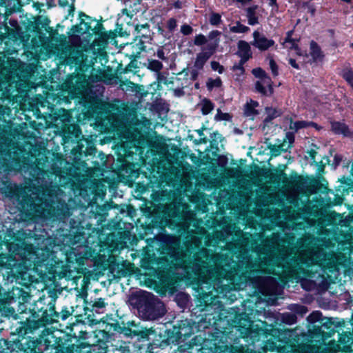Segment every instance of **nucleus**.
Wrapping results in <instances>:
<instances>
[{"label": "nucleus", "mask_w": 353, "mask_h": 353, "mask_svg": "<svg viewBox=\"0 0 353 353\" xmlns=\"http://www.w3.org/2000/svg\"><path fill=\"white\" fill-rule=\"evenodd\" d=\"M157 240L161 256H166L175 262L187 274L201 278L208 272V261L210 256L208 250L201 249L192 253L190 249L182 247L179 236L173 234H161L157 236Z\"/></svg>", "instance_id": "nucleus-1"}, {"label": "nucleus", "mask_w": 353, "mask_h": 353, "mask_svg": "<svg viewBox=\"0 0 353 353\" xmlns=\"http://www.w3.org/2000/svg\"><path fill=\"white\" fill-rule=\"evenodd\" d=\"M248 334L241 335L248 342L254 343L259 341L261 334L267 340L262 347V352L267 353L272 352L276 353H288L294 346L296 341L294 331L291 329H279L272 327L270 329L254 328L253 324L249 327Z\"/></svg>", "instance_id": "nucleus-2"}, {"label": "nucleus", "mask_w": 353, "mask_h": 353, "mask_svg": "<svg viewBox=\"0 0 353 353\" xmlns=\"http://www.w3.org/2000/svg\"><path fill=\"white\" fill-rule=\"evenodd\" d=\"M76 320L75 322L71 323L67 329L69 330L68 332L61 330L48 331L46 330L42 331L39 341H33L32 343L34 347V353H52V350L57 352L59 349L63 348L64 346L68 345L70 343H78L82 334L85 332L82 330L78 331V334L75 331L79 326L84 325L82 314H74Z\"/></svg>", "instance_id": "nucleus-3"}, {"label": "nucleus", "mask_w": 353, "mask_h": 353, "mask_svg": "<svg viewBox=\"0 0 353 353\" xmlns=\"http://www.w3.org/2000/svg\"><path fill=\"white\" fill-rule=\"evenodd\" d=\"M91 90L88 87V76L85 73H77L68 79L63 85L62 89L57 93H48L46 101L52 100L57 104L71 103L72 99H78Z\"/></svg>", "instance_id": "nucleus-4"}, {"label": "nucleus", "mask_w": 353, "mask_h": 353, "mask_svg": "<svg viewBox=\"0 0 353 353\" xmlns=\"http://www.w3.org/2000/svg\"><path fill=\"white\" fill-rule=\"evenodd\" d=\"M32 187V185L30 186L28 190H26L25 188L16 184H8L2 192L7 197L17 200L21 215L26 218L30 217L33 212H37L43 202L42 196H39Z\"/></svg>", "instance_id": "nucleus-5"}, {"label": "nucleus", "mask_w": 353, "mask_h": 353, "mask_svg": "<svg viewBox=\"0 0 353 353\" xmlns=\"http://www.w3.org/2000/svg\"><path fill=\"white\" fill-rule=\"evenodd\" d=\"M159 259L161 265L157 267L155 274L153 275L156 279L154 289L159 294L164 295L167 292H174L175 291L181 281V278L176 270L181 268L175 265V262L170 261L166 256H161Z\"/></svg>", "instance_id": "nucleus-6"}, {"label": "nucleus", "mask_w": 353, "mask_h": 353, "mask_svg": "<svg viewBox=\"0 0 353 353\" xmlns=\"http://www.w3.org/2000/svg\"><path fill=\"white\" fill-rule=\"evenodd\" d=\"M133 305L144 320H156L165 315V305L152 293L143 291L132 298Z\"/></svg>", "instance_id": "nucleus-7"}, {"label": "nucleus", "mask_w": 353, "mask_h": 353, "mask_svg": "<svg viewBox=\"0 0 353 353\" xmlns=\"http://www.w3.org/2000/svg\"><path fill=\"white\" fill-rule=\"evenodd\" d=\"M32 178L37 185H32V188L39 194L43 195V191L50 186L57 184L63 176L61 168L56 164H52L49 168L45 169L36 165L32 168Z\"/></svg>", "instance_id": "nucleus-8"}, {"label": "nucleus", "mask_w": 353, "mask_h": 353, "mask_svg": "<svg viewBox=\"0 0 353 353\" xmlns=\"http://www.w3.org/2000/svg\"><path fill=\"white\" fill-rule=\"evenodd\" d=\"M345 325L344 320L336 321L332 318H324L320 325H313L312 329L308 330V336L311 341L323 344Z\"/></svg>", "instance_id": "nucleus-9"}, {"label": "nucleus", "mask_w": 353, "mask_h": 353, "mask_svg": "<svg viewBox=\"0 0 353 353\" xmlns=\"http://www.w3.org/2000/svg\"><path fill=\"white\" fill-rule=\"evenodd\" d=\"M32 317L27 318L24 321L19 322V325L16 328V334L19 341L22 343L28 341H39L41 334L34 335L39 328L45 327V323H48V319H40V317H34L33 311ZM48 322L50 321L48 320Z\"/></svg>", "instance_id": "nucleus-10"}, {"label": "nucleus", "mask_w": 353, "mask_h": 353, "mask_svg": "<svg viewBox=\"0 0 353 353\" xmlns=\"http://www.w3.org/2000/svg\"><path fill=\"white\" fill-rule=\"evenodd\" d=\"M195 323L191 319H182L178 321L171 329L165 332L166 342L168 344H180L189 339L194 332Z\"/></svg>", "instance_id": "nucleus-11"}, {"label": "nucleus", "mask_w": 353, "mask_h": 353, "mask_svg": "<svg viewBox=\"0 0 353 353\" xmlns=\"http://www.w3.org/2000/svg\"><path fill=\"white\" fill-rule=\"evenodd\" d=\"M292 254L294 255L291 257L284 254L278 256L276 265L281 267V263H283V268L299 270L303 266L310 267L314 262V258L310 252H303Z\"/></svg>", "instance_id": "nucleus-12"}, {"label": "nucleus", "mask_w": 353, "mask_h": 353, "mask_svg": "<svg viewBox=\"0 0 353 353\" xmlns=\"http://www.w3.org/2000/svg\"><path fill=\"white\" fill-rule=\"evenodd\" d=\"M85 111V118L91 119L101 114L105 109V103L92 91L77 99Z\"/></svg>", "instance_id": "nucleus-13"}, {"label": "nucleus", "mask_w": 353, "mask_h": 353, "mask_svg": "<svg viewBox=\"0 0 353 353\" xmlns=\"http://www.w3.org/2000/svg\"><path fill=\"white\" fill-rule=\"evenodd\" d=\"M221 32L214 30L209 32L208 38L210 42L207 45L205 51L196 54L194 66L197 70H202L207 61L216 52L220 43Z\"/></svg>", "instance_id": "nucleus-14"}, {"label": "nucleus", "mask_w": 353, "mask_h": 353, "mask_svg": "<svg viewBox=\"0 0 353 353\" xmlns=\"http://www.w3.org/2000/svg\"><path fill=\"white\" fill-rule=\"evenodd\" d=\"M293 173L294 175L292 174L290 178H288L283 170L275 169L274 171L270 172L267 177L274 184L279 185L282 183L286 186L303 187L306 183V179L302 175L297 174L295 172H293Z\"/></svg>", "instance_id": "nucleus-15"}, {"label": "nucleus", "mask_w": 353, "mask_h": 353, "mask_svg": "<svg viewBox=\"0 0 353 353\" xmlns=\"http://www.w3.org/2000/svg\"><path fill=\"white\" fill-rule=\"evenodd\" d=\"M252 74L261 80L254 83L255 91L262 96L271 97L274 92V82L266 72L260 67L252 69Z\"/></svg>", "instance_id": "nucleus-16"}, {"label": "nucleus", "mask_w": 353, "mask_h": 353, "mask_svg": "<svg viewBox=\"0 0 353 353\" xmlns=\"http://www.w3.org/2000/svg\"><path fill=\"white\" fill-rule=\"evenodd\" d=\"M33 341H28L21 343L17 339L16 341L0 339V353H34Z\"/></svg>", "instance_id": "nucleus-17"}, {"label": "nucleus", "mask_w": 353, "mask_h": 353, "mask_svg": "<svg viewBox=\"0 0 353 353\" xmlns=\"http://www.w3.org/2000/svg\"><path fill=\"white\" fill-rule=\"evenodd\" d=\"M60 312H58L55 310V305L54 304H49L46 307V309L43 307H41L40 309L37 308V311L33 309V316L34 317H40V319H48L50 321V322L45 323V327L47 325H50L54 323L59 322V319H61Z\"/></svg>", "instance_id": "nucleus-18"}, {"label": "nucleus", "mask_w": 353, "mask_h": 353, "mask_svg": "<svg viewBox=\"0 0 353 353\" xmlns=\"http://www.w3.org/2000/svg\"><path fill=\"white\" fill-rule=\"evenodd\" d=\"M135 30L137 32L136 38H139L136 46L139 51L145 50V43H149L152 40L150 26L148 23L141 25H136Z\"/></svg>", "instance_id": "nucleus-19"}, {"label": "nucleus", "mask_w": 353, "mask_h": 353, "mask_svg": "<svg viewBox=\"0 0 353 353\" xmlns=\"http://www.w3.org/2000/svg\"><path fill=\"white\" fill-rule=\"evenodd\" d=\"M201 353H244L242 347L228 344L221 340H220L219 343L214 342L213 347L208 349V352L205 351L204 346L201 347Z\"/></svg>", "instance_id": "nucleus-20"}, {"label": "nucleus", "mask_w": 353, "mask_h": 353, "mask_svg": "<svg viewBox=\"0 0 353 353\" xmlns=\"http://www.w3.org/2000/svg\"><path fill=\"white\" fill-rule=\"evenodd\" d=\"M48 103V107L50 108L52 114V119L54 121H60L61 123L63 124L69 123L72 120V113L70 110H65L64 108H60L58 110H54V106L55 105H57V103H52V100H50L49 102L46 101V97L43 100V102H41V106H45L46 105L44 103Z\"/></svg>", "instance_id": "nucleus-21"}, {"label": "nucleus", "mask_w": 353, "mask_h": 353, "mask_svg": "<svg viewBox=\"0 0 353 353\" xmlns=\"http://www.w3.org/2000/svg\"><path fill=\"white\" fill-rule=\"evenodd\" d=\"M233 323L234 327L237 328V331L239 332V336L241 337V335L248 334L249 327L253 324V321L248 314L245 312H241L234 316Z\"/></svg>", "instance_id": "nucleus-22"}, {"label": "nucleus", "mask_w": 353, "mask_h": 353, "mask_svg": "<svg viewBox=\"0 0 353 353\" xmlns=\"http://www.w3.org/2000/svg\"><path fill=\"white\" fill-rule=\"evenodd\" d=\"M33 21L28 19L26 30L35 34H39L42 28H46L50 20L48 17L41 16L32 17Z\"/></svg>", "instance_id": "nucleus-23"}, {"label": "nucleus", "mask_w": 353, "mask_h": 353, "mask_svg": "<svg viewBox=\"0 0 353 353\" xmlns=\"http://www.w3.org/2000/svg\"><path fill=\"white\" fill-rule=\"evenodd\" d=\"M253 37L254 41L252 44L261 51H265L275 44L273 39L266 38L258 31L253 32Z\"/></svg>", "instance_id": "nucleus-24"}, {"label": "nucleus", "mask_w": 353, "mask_h": 353, "mask_svg": "<svg viewBox=\"0 0 353 353\" xmlns=\"http://www.w3.org/2000/svg\"><path fill=\"white\" fill-rule=\"evenodd\" d=\"M161 258V256H156L154 254L145 256L141 259V267L143 270L148 271L153 276L155 274V270L161 265L159 259Z\"/></svg>", "instance_id": "nucleus-25"}, {"label": "nucleus", "mask_w": 353, "mask_h": 353, "mask_svg": "<svg viewBox=\"0 0 353 353\" xmlns=\"http://www.w3.org/2000/svg\"><path fill=\"white\" fill-rule=\"evenodd\" d=\"M16 82L15 76L6 68L0 70V92L8 90Z\"/></svg>", "instance_id": "nucleus-26"}, {"label": "nucleus", "mask_w": 353, "mask_h": 353, "mask_svg": "<svg viewBox=\"0 0 353 353\" xmlns=\"http://www.w3.org/2000/svg\"><path fill=\"white\" fill-rule=\"evenodd\" d=\"M188 76H189V70L188 68L183 69L182 71L178 72L175 77H172L170 79H165L163 81V84L168 85H174L177 84H184L185 86H188Z\"/></svg>", "instance_id": "nucleus-27"}, {"label": "nucleus", "mask_w": 353, "mask_h": 353, "mask_svg": "<svg viewBox=\"0 0 353 353\" xmlns=\"http://www.w3.org/2000/svg\"><path fill=\"white\" fill-rule=\"evenodd\" d=\"M238 51L236 54L241 58V59L248 61L252 57V52L249 43L244 41L240 40L237 43Z\"/></svg>", "instance_id": "nucleus-28"}, {"label": "nucleus", "mask_w": 353, "mask_h": 353, "mask_svg": "<svg viewBox=\"0 0 353 353\" xmlns=\"http://www.w3.org/2000/svg\"><path fill=\"white\" fill-rule=\"evenodd\" d=\"M294 33V30H289L286 32V37L284 39L283 45L284 43H290L291 46L289 47V49L294 50L296 52V54L298 56H304L307 57L308 54L306 52L305 53H303L301 48L297 44V42L299 41V39H295L292 38V34Z\"/></svg>", "instance_id": "nucleus-29"}, {"label": "nucleus", "mask_w": 353, "mask_h": 353, "mask_svg": "<svg viewBox=\"0 0 353 353\" xmlns=\"http://www.w3.org/2000/svg\"><path fill=\"white\" fill-rule=\"evenodd\" d=\"M0 7L4 8L6 12L10 14L21 12L22 5L20 0H0Z\"/></svg>", "instance_id": "nucleus-30"}, {"label": "nucleus", "mask_w": 353, "mask_h": 353, "mask_svg": "<svg viewBox=\"0 0 353 353\" xmlns=\"http://www.w3.org/2000/svg\"><path fill=\"white\" fill-rule=\"evenodd\" d=\"M141 51H139V50L134 54L133 52V54L132 55L133 57V59L130 61V62L125 65L123 68H121V64L119 65L117 71L120 74H128L129 72H134V74H136L137 72V69L139 68L137 58L139 57V54Z\"/></svg>", "instance_id": "nucleus-31"}, {"label": "nucleus", "mask_w": 353, "mask_h": 353, "mask_svg": "<svg viewBox=\"0 0 353 353\" xmlns=\"http://www.w3.org/2000/svg\"><path fill=\"white\" fill-rule=\"evenodd\" d=\"M310 54L312 62L323 61L325 57L321 47L314 40H312L310 43Z\"/></svg>", "instance_id": "nucleus-32"}, {"label": "nucleus", "mask_w": 353, "mask_h": 353, "mask_svg": "<svg viewBox=\"0 0 353 353\" xmlns=\"http://www.w3.org/2000/svg\"><path fill=\"white\" fill-rule=\"evenodd\" d=\"M73 151L74 155L87 157L89 156H94L97 152V148L94 145H88L85 148L82 143H78V145Z\"/></svg>", "instance_id": "nucleus-33"}, {"label": "nucleus", "mask_w": 353, "mask_h": 353, "mask_svg": "<svg viewBox=\"0 0 353 353\" xmlns=\"http://www.w3.org/2000/svg\"><path fill=\"white\" fill-rule=\"evenodd\" d=\"M3 242L10 253L9 254H12L14 256V255L19 254L20 252L23 250V246L25 243V240L20 239V240H19V241L17 243H16V242H11V241H8V239H6Z\"/></svg>", "instance_id": "nucleus-34"}, {"label": "nucleus", "mask_w": 353, "mask_h": 353, "mask_svg": "<svg viewBox=\"0 0 353 353\" xmlns=\"http://www.w3.org/2000/svg\"><path fill=\"white\" fill-rule=\"evenodd\" d=\"M332 132L336 134H343L345 137L350 135L349 127L345 123L340 121H333L331 123Z\"/></svg>", "instance_id": "nucleus-35"}, {"label": "nucleus", "mask_w": 353, "mask_h": 353, "mask_svg": "<svg viewBox=\"0 0 353 353\" xmlns=\"http://www.w3.org/2000/svg\"><path fill=\"white\" fill-rule=\"evenodd\" d=\"M265 110L267 115L263 119V123L265 124L271 123L272 120L279 117H281L283 114L281 110L272 107H266Z\"/></svg>", "instance_id": "nucleus-36"}, {"label": "nucleus", "mask_w": 353, "mask_h": 353, "mask_svg": "<svg viewBox=\"0 0 353 353\" xmlns=\"http://www.w3.org/2000/svg\"><path fill=\"white\" fill-rule=\"evenodd\" d=\"M79 17L80 19V24L84 25L85 32L90 34V30L92 28L91 24L93 21H97V19L81 11L79 12Z\"/></svg>", "instance_id": "nucleus-37"}, {"label": "nucleus", "mask_w": 353, "mask_h": 353, "mask_svg": "<svg viewBox=\"0 0 353 353\" xmlns=\"http://www.w3.org/2000/svg\"><path fill=\"white\" fill-rule=\"evenodd\" d=\"M309 245L310 243L307 239L300 238L296 240V244L294 245V248H290V253H299L303 252H309V251L307 250Z\"/></svg>", "instance_id": "nucleus-38"}, {"label": "nucleus", "mask_w": 353, "mask_h": 353, "mask_svg": "<svg viewBox=\"0 0 353 353\" xmlns=\"http://www.w3.org/2000/svg\"><path fill=\"white\" fill-rule=\"evenodd\" d=\"M257 6H253L247 8V17L248 24L250 26H254L259 23V18L256 15V10Z\"/></svg>", "instance_id": "nucleus-39"}, {"label": "nucleus", "mask_w": 353, "mask_h": 353, "mask_svg": "<svg viewBox=\"0 0 353 353\" xmlns=\"http://www.w3.org/2000/svg\"><path fill=\"white\" fill-rule=\"evenodd\" d=\"M151 199L154 202L160 204L168 199V193L165 190L155 191L151 194Z\"/></svg>", "instance_id": "nucleus-40"}, {"label": "nucleus", "mask_w": 353, "mask_h": 353, "mask_svg": "<svg viewBox=\"0 0 353 353\" xmlns=\"http://www.w3.org/2000/svg\"><path fill=\"white\" fill-rule=\"evenodd\" d=\"M222 85L223 82L219 77H217L216 79L208 78L206 81V88L209 92L212 91L215 88H219Z\"/></svg>", "instance_id": "nucleus-41"}, {"label": "nucleus", "mask_w": 353, "mask_h": 353, "mask_svg": "<svg viewBox=\"0 0 353 353\" xmlns=\"http://www.w3.org/2000/svg\"><path fill=\"white\" fill-rule=\"evenodd\" d=\"M65 131L75 139H79L82 135L81 127L76 123L69 125Z\"/></svg>", "instance_id": "nucleus-42"}, {"label": "nucleus", "mask_w": 353, "mask_h": 353, "mask_svg": "<svg viewBox=\"0 0 353 353\" xmlns=\"http://www.w3.org/2000/svg\"><path fill=\"white\" fill-rule=\"evenodd\" d=\"M341 75L353 89V70L351 68H345L342 70Z\"/></svg>", "instance_id": "nucleus-43"}, {"label": "nucleus", "mask_w": 353, "mask_h": 353, "mask_svg": "<svg viewBox=\"0 0 353 353\" xmlns=\"http://www.w3.org/2000/svg\"><path fill=\"white\" fill-rule=\"evenodd\" d=\"M324 318L320 311H314L307 316V320L310 324L314 325V323H319V325H320Z\"/></svg>", "instance_id": "nucleus-44"}, {"label": "nucleus", "mask_w": 353, "mask_h": 353, "mask_svg": "<svg viewBox=\"0 0 353 353\" xmlns=\"http://www.w3.org/2000/svg\"><path fill=\"white\" fill-rule=\"evenodd\" d=\"M214 104L210 99L205 98L201 103V112L203 115L210 114L214 109Z\"/></svg>", "instance_id": "nucleus-45"}, {"label": "nucleus", "mask_w": 353, "mask_h": 353, "mask_svg": "<svg viewBox=\"0 0 353 353\" xmlns=\"http://www.w3.org/2000/svg\"><path fill=\"white\" fill-rule=\"evenodd\" d=\"M75 0H58V4L60 7L65 8L66 6H69L68 9V16H74L75 7H74Z\"/></svg>", "instance_id": "nucleus-46"}, {"label": "nucleus", "mask_w": 353, "mask_h": 353, "mask_svg": "<svg viewBox=\"0 0 353 353\" xmlns=\"http://www.w3.org/2000/svg\"><path fill=\"white\" fill-rule=\"evenodd\" d=\"M259 105L256 101H251V103H247L245 106V114L246 116L257 115L259 112L255 109Z\"/></svg>", "instance_id": "nucleus-47"}, {"label": "nucleus", "mask_w": 353, "mask_h": 353, "mask_svg": "<svg viewBox=\"0 0 353 353\" xmlns=\"http://www.w3.org/2000/svg\"><path fill=\"white\" fill-rule=\"evenodd\" d=\"M106 305V303H105V301H104V299L103 298H99L97 299V300H96L92 305V310H89V308L88 307V306H85L83 307V310H84V315H87V312L88 311H90V312H92L93 310H95L96 311L98 310V309H102L103 307H105Z\"/></svg>", "instance_id": "nucleus-48"}, {"label": "nucleus", "mask_w": 353, "mask_h": 353, "mask_svg": "<svg viewBox=\"0 0 353 353\" xmlns=\"http://www.w3.org/2000/svg\"><path fill=\"white\" fill-rule=\"evenodd\" d=\"M77 343L74 342L70 343L63 348L59 349L57 352H54V353H74L77 348L80 347L82 345V343L80 345Z\"/></svg>", "instance_id": "nucleus-49"}, {"label": "nucleus", "mask_w": 353, "mask_h": 353, "mask_svg": "<svg viewBox=\"0 0 353 353\" xmlns=\"http://www.w3.org/2000/svg\"><path fill=\"white\" fill-rule=\"evenodd\" d=\"M297 316L295 314L286 312L282 314L281 321L286 325H293L296 322Z\"/></svg>", "instance_id": "nucleus-50"}, {"label": "nucleus", "mask_w": 353, "mask_h": 353, "mask_svg": "<svg viewBox=\"0 0 353 353\" xmlns=\"http://www.w3.org/2000/svg\"><path fill=\"white\" fill-rule=\"evenodd\" d=\"M148 68L151 71L159 73L163 68V63L159 60L148 59Z\"/></svg>", "instance_id": "nucleus-51"}, {"label": "nucleus", "mask_w": 353, "mask_h": 353, "mask_svg": "<svg viewBox=\"0 0 353 353\" xmlns=\"http://www.w3.org/2000/svg\"><path fill=\"white\" fill-rule=\"evenodd\" d=\"M296 236L292 233L285 234V236L282 239V243L283 244L287 245L289 247V251L290 252V248H294V245L296 242Z\"/></svg>", "instance_id": "nucleus-52"}, {"label": "nucleus", "mask_w": 353, "mask_h": 353, "mask_svg": "<svg viewBox=\"0 0 353 353\" xmlns=\"http://www.w3.org/2000/svg\"><path fill=\"white\" fill-rule=\"evenodd\" d=\"M230 31L234 33H246L250 30V28L243 25L240 21L236 22V25L230 27Z\"/></svg>", "instance_id": "nucleus-53"}, {"label": "nucleus", "mask_w": 353, "mask_h": 353, "mask_svg": "<svg viewBox=\"0 0 353 353\" xmlns=\"http://www.w3.org/2000/svg\"><path fill=\"white\" fill-rule=\"evenodd\" d=\"M210 143L212 148H217L219 141H221L223 139L222 135L218 131L210 133Z\"/></svg>", "instance_id": "nucleus-54"}, {"label": "nucleus", "mask_w": 353, "mask_h": 353, "mask_svg": "<svg viewBox=\"0 0 353 353\" xmlns=\"http://www.w3.org/2000/svg\"><path fill=\"white\" fill-rule=\"evenodd\" d=\"M303 128H306V121H293L292 119H290V129L294 131V132H296L298 130L303 129Z\"/></svg>", "instance_id": "nucleus-55"}, {"label": "nucleus", "mask_w": 353, "mask_h": 353, "mask_svg": "<svg viewBox=\"0 0 353 353\" xmlns=\"http://www.w3.org/2000/svg\"><path fill=\"white\" fill-rule=\"evenodd\" d=\"M97 44L99 46H105L108 44V37L107 36V31L100 32L97 35Z\"/></svg>", "instance_id": "nucleus-56"}, {"label": "nucleus", "mask_w": 353, "mask_h": 353, "mask_svg": "<svg viewBox=\"0 0 353 353\" xmlns=\"http://www.w3.org/2000/svg\"><path fill=\"white\" fill-rule=\"evenodd\" d=\"M209 21L212 26H219L222 22L221 14L219 13L212 12L210 15Z\"/></svg>", "instance_id": "nucleus-57"}, {"label": "nucleus", "mask_w": 353, "mask_h": 353, "mask_svg": "<svg viewBox=\"0 0 353 353\" xmlns=\"http://www.w3.org/2000/svg\"><path fill=\"white\" fill-rule=\"evenodd\" d=\"M284 144L281 143L279 145H272L270 147V152L272 153V155L273 156H278L279 155L281 152H286L288 151V148L284 149L283 148Z\"/></svg>", "instance_id": "nucleus-58"}, {"label": "nucleus", "mask_w": 353, "mask_h": 353, "mask_svg": "<svg viewBox=\"0 0 353 353\" xmlns=\"http://www.w3.org/2000/svg\"><path fill=\"white\" fill-rule=\"evenodd\" d=\"M118 162L119 163V170L121 171H125L128 172V169H130L132 165V164L129 163L123 157H119Z\"/></svg>", "instance_id": "nucleus-59"}, {"label": "nucleus", "mask_w": 353, "mask_h": 353, "mask_svg": "<svg viewBox=\"0 0 353 353\" xmlns=\"http://www.w3.org/2000/svg\"><path fill=\"white\" fill-rule=\"evenodd\" d=\"M185 83L184 84H177L171 86V89L173 90L174 94L176 97H181L183 96L185 92L183 91V89L186 88Z\"/></svg>", "instance_id": "nucleus-60"}, {"label": "nucleus", "mask_w": 353, "mask_h": 353, "mask_svg": "<svg viewBox=\"0 0 353 353\" xmlns=\"http://www.w3.org/2000/svg\"><path fill=\"white\" fill-rule=\"evenodd\" d=\"M208 39L203 34H196L194 37V44L196 46H201L207 43Z\"/></svg>", "instance_id": "nucleus-61"}, {"label": "nucleus", "mask_w": 353, "mask_h": 353, "mask_svg": "<svg viewBox=\"0 0 353 353\" xmlns=\"http://www.w3.org/2000/svg\"><path fill=\"white\" fill-rule=\"evenodd\" d=\"M119 334H123L125 336H136V335H138L137 333V330H132L129 327H125V325L121 326V329Z\"/></svg>", "instance_id": "nucleus-62"}, {"label": "nucleus", "mask_w": 353, "mask_h": 353, "mask_svg": "<svg viewBox=\"0 0 353 353\" xmlns=\"http://www.w3.org/2000/svg\"><path fill=\"white\" fill-rule=\"evenodd\" d=\"M109 326L108 332H111L112 334H119L121 325H120L119 323L117 321H115L113 323H108L106 327Z\"/></svg>", "instance_id": "nucleus-63"}, {"label": "nucleus", "mask_w": 353, "mask_h": 353, "mask_svg": "<svg viewBox=\"0 0 353 353\" xmlns=\"http://www.w3.org/2000/svg\"><path fill=\"white\" fill-rule=\"evenodd\" d=\"M211 68L214 71H217L219 74H223L225 71L224 67L216 61H212L210 63Z\"/></svg>", "instance_id": "nucleus-64"}]
</instances>
